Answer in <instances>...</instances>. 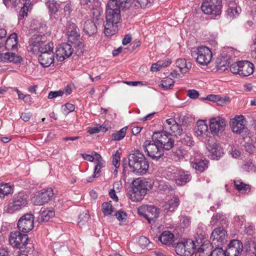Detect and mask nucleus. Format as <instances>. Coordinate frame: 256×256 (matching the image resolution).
Returning a JSON list of instances; mask_svg holds the SVG:
<instances>
[{
  "label": "nucleus",
  "instance_id": "obj_62",
  "mask_svg": "<svg viewBox=\"0 0 256 256\" xmlns=\"http://www.w3.org/2000/svg\"><path fill=\"white\" fill-rule=\"evenodd\" d=\"M243 168L246 171H252L255 170V165L250 160L245 162L243 166Z\"/></svg>",
  "mask_w": 256,
  "mask_h": 256
},
{
  "label": "nucleus",
  "instance_id": "obj_60",
  "mask_svg": "<svg viewBox=\"0 0 256 256\" xmlns=\"http://www.w3.org/2000/svg\"><path fill=\"white\" fill-rule=\"evenodd\" d=\"M244 150L250 154H253L256 150L255 146L251 143L246 142L244 146Z\"/></svg>",
  "mask_w": 256,
  "mask_h": 256
},
{
  "label": "nucleus",
  "instance_id": "obj_23",
  "mask_svg": "<svg viewBox=\"0 0 256 256\" xmlns=\"http://www.w3.org/2000/svg\"><path fill=\"white\" fill-rule=\"evenodd\" d=\"M38 62L44 68H48L54 64V52H45L43 54H40L38 58Z\"/></svg>",
  "mask_w": 256,
  "mask_h": 256
},
{
  "label": "nucleus",
  "instance_id": "obj_43",
  "mask_svg": "<svg viewBox=\"0 0 256 256\" xmlns=\"http://www.w3.org/2000/svg\"><path fill=\"white\" fill-rule=\"evenodd\" d=\"M46 5L48 6L49 12L50 14H56L60 8V4L54 0L48 1L46 2Z\"/></svg>",
  "mask_w": 256,
  "mask_h": 256
},
{
  "label": "nucleus",
  "instance_id": "obj_10",
  "mask_svg": "<svg viewBox=\"0 0 256 256\" xmlns=\"http://www.w3.org/2000/svg\"><path fill=\"white\" fill-rule=\"evenodd\" d=\"M222 0H205L202 4V10L206 14L220 15L221 13Z\"/></svg>",
  "mask_w": 256,
  "mask_h": 256
},
{
  "label": "nucleus",
  "instance_id": "obj_1",
  "mask_svg": "<svg viewBox=\"0 0 256 256\" xmlns=\"http://www.w3.org/2000/svg\"><path fill=\"white\" fill-rule=\"evenodd\" d=\"M132 172L137 175L146 174L149 168V163L144 155L139 150H132L128 156V160L123 159L124 170L127 164Z\"/></svg>",
  "mask_w": 256,
  "mask_h": 256
},
{
  "label": "nucleus",
  "instance_id": "obj_59",
  "mask_svg": "<svg viewBox=\"0 0 256 256\" xmlns=\"http://www.w3.org/2000/svg\"><path fill=\"white\" fill-rule=\"evenodd\" d=\"M122 9L129 8L132 0H117Z\"/></svg>",
  "mask_w": 256,
  "mask_h": 256
},
{
  "label": "nucleus",
  "instance_id": "obj_36",
  "mask_svg": "<svg viewBox=\"0 0 256 256\" xmlns=\"http://www.w3.org/2000/svg\"><path fill=\"white\" fill-rule=\"evenodd\" d=\"M208 130V126L206 123V120H198L196 122V126L195 128V132L198 136L205 134Z\"/></svg>",
  "mask_w": 256,
  "mask_h": 256
},
{
  "label": "nucleus",
  "instance_id": "obj_41",
  "mask_svg": "<svg viewBox=\"0 0 256 256\" xmlns=\"http://www.w3.org/2000/svg\"><path fill=\"white\" fill-rule=\"evenodd\" d=\"M126 127L121 128L118 131H114L112 134V140L118 141L122 140L126 136Z\"/></svg>",
  "mask_w": 256,
  "mask_h": 256
},
{
  "label": "nucleus",
  "instance_id": "obj_17",
  "mask_svg": "<svg viewBox=\"0 0 256 256\" xmlns=\"http://www.w3.org/2000/svg\"><path fill=\"white\" fill-rule=\"evenodd\" d=\"M242 244L238 240L230 241L225 250L226 256H238L243 250Z\"/></svg>",
  "mask_w": 256,
  "mask_h": 256
},
{
  "label": "nucleus",
  "instance_id": "obj_58",
  "mask_svg": "<svg viewBox=\"0 0 256 256\" xmlns=\"http://www.w3.org/2000/svg\"><path fill=\"white\" fill-rule=\"evenodd\" d=\"M64 94V91L59 90L57 91H50L48 94V99H52L58 96H62Z\"/></svg>",
  "mask_w": 256,
  "mask_h": 256
},
{
  "label": "nucleus",
  "instance_id": "obj_9",
  "mask_svg": "<svg viewBox=\"0 0 256 256\" xmlns=\"http://www.w3.org/2000/svg\"><path fill=\"white\" fill-rule=\"evenodd\" d=\"M192 56L194 58L198 63L202 66L208 65L212 58L210 50L205 46H199L196 50L192 52Z\"/></svg>",
  "mask_w": 256,
  "mask_h": 256
},
{
  "label": "nucleus",
  "instance_id": "obj_25",
  "mask_svg": "<svg viewBox=\"0 0 256 256\" xmlns=\"http://www.w3.org/2000/svg\"><path fill=\"white\" fill-rule=\"evenodd\" d=\"M219 70H228V68H230V71L234 74H240V61L238 62H234L230 64V62H226V64L224 62H220V64L218 66Z\"/></svg>",
  "mask_w": 256,
  "mask_h": 256
},
{
  "label": "nucleus",
  "instance_id": "obj_3",
  "mask_svg": "<svg viewBox=\"0 0 256 256\" xmlns=\"http://www.w3.org/2000/svg\"><path fill=\"white\" fill-rule=\"evenodd\" d=\"M46 36L40 34H34L29 40V46H28V50L34 54L40 52L43 54L45 52H54V44L52 42L46 44Z\"/></svg>",
  "mask_w": 256,
  "mask_h": 256
},
{
  "label": "nucleus",
  "instance_id": "obj_6",
  "mask_svg": "<svg viewBox=\"0 0 256 256\" xmlns=\"http://www.w3.org/2000/svg\"><path fill=\"white\" fill-rule=\"evenodd\" d=\"M106 22L104 24V33L106 36L114 34L118 30V24L121 19L120 12H106Z\"/></svg>",
  "mask_w": 256,
  "mask_h": 256
},
{
  "label": "nucleus",
  "instance_id": "obj_18",
  "mask_svg": "<svg viewBox=\"0 0 256 256\" xmlns=\"http://www.w3.org/2000/svg\"><path fill=\"white\" fill-rule=\"evenodd\" d=\"M206 148L210 154V158L214 160H218L224 154L222 147L214 141L208 140L206 144Z\"/></svg>",
  "mask_w": 256,
  "mask_h": 256
},
{
  "label": "nucleus",
  "instance_id": "obj_44",
  "mask_svg": "<svg viewBox=\"0 0 256 256\" xmlns=\"http://www.w3.org/2000/svg\"><path fill=\"white\" fill-rule=\"evenodd\" d=\"M114 210V208H113L110 202H105L102 204V210L105 216H109L112 214Z\"/></svg>",
  "mask_w": 256,
  "mask_h": 256
},
{
  "label": "nucleus",
  "instance_id": "obj_47",
  "mask_svg": "<svg viewBox=\"0 0 256 256\" xmlns=\"http://www.w3.org/2000/svg\"><path fill=\"white\" fill-rule=\"evenodd\" d=\"M224 221V216L221 214L216 213L214 214L212 218L210 223L212 225L215 226L218 223L220 224H222Z\"/></svg>",
  "mask_w": 256,
  "mask_h": 256
},
{
  "label": "nucleus",
  "instance_id": "obj_31",
  "mask_svg": "<svg viewBox=\"0 0 256 256\" xmlns=\"http://www.w3.org/2000/svg\"><path fill=\"white\" fill-rule=\"evenodd\" d=\"M98 22L88 20L84 24L83 32L88 36H91L96 32Z\"/></svg>",
  "mask_w": 256,
  "mask_h": 256
},
{
  "label": "nucleus",
  "instance_id": "obj_40",
  "mask_svg": "<svg viewBox=\"0 0 256 256\" xmlns=\"http://www.w3.org/2000/svg\"><path fill=\"white\" fill-rule=\"evenodd\" d=\"M120 8L117 0H109L106 6V12H116H116H120Z\"/></svg>",
  "mask_w": 256,
  "mask_h": 256
},
{
  "label": "nucleus",
  "instance_id": "obj_42",
  "mask_svg": "<svg viewBox=\"0 0 256 256\" xmlns=\"http://www.w3.org/2000/svg\"><path fill=\"white\" fill-rule=\"evenodd\" d=\"M12 188L9 184H0V197L4 198L11 192Z\"/></svg>",
  "mask_w": 256,
  "mask_h": 256
},
{
  "label": "nucleus",
  "instance_id": "obj_11",
  "mask_svg": "<svg viewBox=\"0 0 256 256\" xmlns=\"http://www.w3.org/2000/svg\"><path fill=\"white\" fill-rule=\"evenodd\" d=\"M168 172L171 174V178L174 180L178 186H184L192 178V176L188 172H186L181 169L176 168L173 169L169 168Z\"/></svg>",
  "mask_w": 256,
  "mask_h": 256
},
{
  "label": "nucleus",
  "instance_id": "obj_63",
  "mask_svg": "<svg viewBox=\"0 0 256 256\" xmlns=\"http://www.w3.org/2000/svg\"><path fill=\"white\" fill-rule=\"evenodd\" d=\"M138 215L144 217L148 220V215L146 214V206H142L138 208Z\"/></svg>",
  "mask_w": 256,
  "mask_h": 256
},
{
  "label": "nucleus",
  "instance_id": "obj_14",
  "mask_svg": "<svg viewBox=\"0 0 256 256\" xmlns=\"http://www.w3.org/2000/svg\"><path fill=\"white\" fill-rule=\"evenodd\" d=\"M54 196L53 190L51 188L42 190L38 192L34 197L33 202L34 205L41 206L48 203Z\"/></svg>",
  "mask_w": 256,
  "mask_h": 256
},
{
  "label": "nucleus",
  "instance_id": "obj_30",
  "mask_svg": "<svg viewBox=\"0 0 256 256\" xmlns=\"http://www.w3.org/2000/svg\"><path fill=\"white\" fill-rule=\"evenodd\" d=\"M146 210V214L148 215V221L150 224H154L155 223L156 220L159 216L156 208L153 206H145Z\"/></svg>",
  "mask_w": 256,
  "mask_h": 256
},
{
  "label": "nucleus",
  "instance_id": "obj_2",
  "mask_svg": "<svg viewBox=\"0 0 256 256\" xmlns=\"http://www.w3.org/2000/svg\"><path fill=\"white\" fill-rule=\"evenodd\" d=\"M154 182L150 178H138L132 182V193L130 199L133 202H139L142 200L147 192L153 186Z\"/></svg>",
  "mask_w": 256,
  "mask_h": 256
},
{
  "label": "nucleus",
  "instance_id": "obj_56",
  "mask_svg": "<svg viewBox=\"0 0 256 256\" xmlns=\"http://www.w3.org/2000/svg\"><path fill=\"white\" fill-rule=\"evenodd\" d=\"M63 112L64 114H68L70 112L74 110L75 106L70 103H66L63 106Z\"/></svg>",
  "mask_w": 256,
  "mask_h": 256
},
{
  "label": "nucleus",
  "instance_id": "obj_50",
  "mask_svg": "<svg viewBox=\"0 0 256 256\" xmlns=\"http://www.w3.org/2000/svg\"><path fill=\"white\" fill-rule=\"evenodd\" d=\"M102 12V8L100 6H96L92 7V13L94 21L97 22L100 20Z\"/></svg>",
  "mask_w": 256,
  "mask_h": 256
},
{
  "label": "nucleus",
  "instance_id": "obj_37",
  "mask_svg": "<svg viewBox=\"0 0 256 256\" xmlns=\"http://www.w3.org/2000/svg\"><path fill=\"white\" fill-rule=\"evenodd\" d=\"M234 184L236 189L244 194H248L251 190V186L244 184L240 180H234Z\"/></svg>",
  "mask_w": 256,
  "mask_h": 256
},
{
  "label": "nucleus",
  "instance_id": "obj_54",
  "mask_svg": "<svg viewBox=\"0 0 256 256\" xmlns=\"http://www.w3.org/2000/svg\"><path fill=\"white\" fill-rule=\"evenodd\" d=\"M154 0H136V6H139L141 8L150 6Z\"/></svg>",
  "mask_w": 256,
  "mask_h": 256
},
{
  "label": "nucleus",
  "instance_id": "obj_39",
  "mask_svg": "<svg viewBox=\"0 0 256 256\" xmlns=\"http://www.w3.org/2000/svg\"><path fill=\"white\" fill-rule=\"evenodd\" d=\"M171 64V60L170 59L164 60H160L156 63L153 64L151 66V70L152 72L158 71L162 68H166Z\"/></svg>",
  "mask_w": 256,
  "mask_h": 256
},
{
  "label": "nucleus",
  "instance_id": "obj_22",
  "mask_svg": "<svg viewBox=\"0 0 256 256\" xmlns=\"http://www.w3.org/2000/svg\"><path fill=\"white\" fill-rule=\"evenodd\" d=\"M240 74L242 76H248L252 74L254 70V65L247 60L240 61Z\"/></svg>",
  "mask_w": 256,
  "mask_h": 256
},
{
  "label": "nucleus",
  "instance_id": "obj_45",
  "mask_svg": "<svg viewBox=\"0 0 256 256\" xmlns=\"http://www.w3.org/2000/svg\"><path fill=\"white\" fill-rule=\"evenodd\" d=\"M174 81L172 78H167L165 80H162L161 84L159 85L163 90H166L169 89H172L174 86Z\"/></svg>",
  "mask_w": 256,
  "mask_h": 256
},
{
  "label": "nucleus",
  "instance_id": "obj_5",
  "mask_svg": "<svg viewBox=\"0 0 256 256\" xmlns=\"http://www.w3.org/2000/svg\"><path fill=\"white\" fill-rule=\"evenodd\" d=\"M152 138L153 142L160 144L163 151L164 150H168L172 149L174 144V136L166 131L154 132Z\"/></svg>",
  "mask_w": 256,
  "mask_h": 256
},
{
  "label": "nucleus",
  "instance_id": "obj_35",
  "mask_svg": "<svg viewBox=\"0 0 256 256\" xmlns=\"http://www.w3.org/2000/svg\"><path fill=\"white\" fill-rule=\"evenodd\" d=\"M174 235L170 231H164L158 237L159 240L166 245H170L174 241Z\"/></svg>",
  "mask_w": 256,
  "mask_h": 256
},
{
  "label": "nucleus",
  "instance_id": "obj_15",
  "mask_svg": "<svg viewBox=\"0 0 256 256\" xmlns=\"http://www.w3.org/2000/svg\"><path fill=\"white\" fill-rule=\"evenodd\" d=\"M73 48L70 44L62 43L58 46L56 50V58L59 62H62L69 58L73 53Z\"/></svg>",
  "mask_w": 256,
  "mask_h": 256
},
{
  "label": "nucleus",
  "instance_id": "obj_57",
  "mask_svg": "<svg viewBox=\"0 0 256 256\" xmlns=\"http://www.w3.org/2000/svg\"><path fill=\"white\" fill-rule=\"evenodd\" d=\"M149 243L148 239L144 236H140L138 241V244L142 248L148 246Z\"/></svg>",
  "mask_w": 256,
  "mask_h": 256
},
{
  "label": "nucleus",
  "instance_id": "obj_8",
  "mask_svg": "<svg viewBox=\"0 0 256 256\" xmlns=\"http://www.w3.org/2000/svg\"><path fill=\"white\" fill-rule=\"evenodd\" d=\"M144 150L148 156L153 160H158L164 154V152L159 144L153 140H146L142 146Z\"/></svg>",
  "mask_w": 256,
  "mask_h": 256
},
{
  "label": "nucleus",
  "instance_id": "obj_55",
  "mask_svg": "<svg viewBox=\"0 0 256 256\" xmlns=\"http://www.w3.org/2000/svg\"><path fill=\"white\" fill-rule=\"evenodd\" d=\"M210 256H226L225 250L221 248H216L211 251Z\"/></svg>",
  "mask_w": 256,
  "mask_h": 256
},
{
  "label": "nucleus",
  "instance_id": "obj_27",
  "mask_svg": "<svg viewBox=\"0 0 256 256\" xmlns=\"http://www.w3.org/2000/svg\"><path fill=\"white\" fill-rule=\"evenodd\" d=\"M54 216V212L52 210L42 208L38 217L39 222H47Z\"/></svg>",
  "mask_w": 256,
  "mask_h": 256
},
{
  "label": "nucleus",
  "instance_id": "obj_61",
  "mask_svg": "<svg viewBox=\"0 0 256 256\" xmlns=\"http://www.w3.org/2000/svg\"><path fill=\"white\" fill-rule=\"evenodd\" d=\"M115 216L119 221L125 222L127 214L125 212L122 210H118L116 213Z\"/></svg>",
  "mask_w": 256,
  "mask_h": 256
},
{
  "label": "nucleus",
  "instance_id": "obj_28",
  "mask_svg": "<svg viewBox=\"0 0 256 256\" xmlns=\"http://www.w3.org/2000/svg\"><path fill=\"white\" fill-rule=\"evenodd\" d=\"M6 48L8 50H14L18 47V36L15 32L12 34L5 40Z\"/></svg>",
  "mask_w": 256,
  "mask_h": 256
},
{
  "label": "nucleus",
  "instance_id": "obj_12",
  "mask_svg": "<svg viewBox=\"0 0 256 256\" xmlns=\"http://www.w3.org/2000/svg\"><path fill=\"white\" fill-rule=\"evenodd\" d=\"M34 216L28 213L22 216L18 220V228L23 232H28L34 228Z\"/></svg>",
  "mask_w": 256,
  "mask_h": 256
},
{
  "label": "nucleus",
  "instance_id": "obj_21",
  "mask_svg": "<svg viewBox=\"0 0 256 256\" xmlns=\"http://www.w3.org/2000/svg\"><path fill=\"white\" fill-rule=\"evenodd\" d=\"M22 61V58L14 52H6L0 53V62L19 64Z\"/></svg>",
  "mask_w": 256,
  "mask_h": 256
},
{
  "label": "nucleus",
  "instance_id": "obj_46",
  "mask_svg": "<svg viewBox=\"0 0 256 256\" xmlns=\"http://www.w3.org/2000/svg\"><path fill=\"white\" fill-rule=\"evenodd\" d=\"M185 246L184 242H178L175 246L174 250L180 256H186Z\"/></svg>",
  "mask_w": 256,
  "mask_h": 256
},
{
  "label": "nucleus",
  "instance_id": "obj_29",
  "mask_svg": "<svg viewBox=\"0 0 256 256\" xmlns=\"http://www.w3.org/2000/svg\"><path fill=\"white\" fill-rule=\"evenodd\" d=\"M195 240L198 244L206 243L205 240L208 238V234H206V227L198 225L196 230Z\"/></svg>",
  "mask_w": 256,
  "mask_h": 256
},
{
  "label": "nucleus",
  "instance_id": "obj_33",
  "mask_svg": "<svg viewBox=\"0 0 256 256\" xmlns=\"http://www.w3.org/2000/svg\"><path fill=\"white\" fill-rule=\"evenodd\" d=\"M240 12V8L238 6L236 2H232L229 3L226 13L230 18H236L239 15Z\"/></svg>",
  "mask_w": 256,
  "mask_h": 256
},
{
  "label": "nucleus",
  "instance_id": "obj_48",
  "mask_svg": "<svg viewBox=\"0 0 256 256\" xmlns=\"http://www.w3.org/2000/svg\"><path fill=\"white\" fill-rule=\"evenodd\" d=\"M95 163L96 165L94 166L93 177H98L100 176V169L105 166V162L102 160Z\"/></svg>",
  "mask_w": 256,
  "mask_h": 256
},
{
  "label": "nucleus",
  "instance_id": "obj_52",
  "mask_svg": "<svg viewBox=\"0 0 256 256\" xmlns=\"http://www.w3.org/2000/svg\"><path fill=\"white\" fill-rule=\"evenodd\" d=\"M168 130L174 133L175 135L180 136L182 133V129L181 128V126L179 125L176 122L170 126Z\"/></svg>",
  "mask_w": 256,
  "mask_h": 256
},
{
  "label": "nucleus",
  "instance_id": "obj_53",
  "mask_svg": "<svg viewBox=\"0 0 256 256\" xmlns=\"http://www.w3.org/2000/svg\"><path fill=\"white\" fill-rule=\"evenodd\" d=\"M79 30L76 24L72 21H69L66 24V34H70L73 32H76Z\"/></svg>",
  "mask_w": 256,
  "mask_h": 256
},
{
  "label": "nucleus",
  "instance_id": "obj_51",
  "mask_svg": "<svg viewBox=\"0 0 256 256\" xmlns=\"http://www.w3.org/2000/svg\"><path fill=\"white\" fill-rule=\"evenodd\" d=\"M180 141L184 144L188 146H192L194 144V141L193 140L192 136L188 134H184L182 138H180Z\"/></svg>",
  "mask_w": 256,
  "mask_h": 256
},
{
  "label": "nucleus",
  "instance_id": "obj_24",
  "mask_svg": "<svg viewBox=\"0 0 256 256\" xmlns=\"http://www.w3.org/2000/svg\"><path fill=\"white\" fill-rule=\"evenodd\" d=\"M180 200L178 196L174 195L172 198L166 202L164 205V209L165 212H174L180 206Z\"/></svg>",
  "mask_w": 256,
  "mask_h": 256
},
{
  "label": "nucleus",
  "instance_id": "obj_16",
  "mask_svg": "<svg viewBox=\"0 0 256 256\" xmlns=\"http://www.w3.org/2000/svg\"><path fill=\"white\" fill-rule=\"evenodd\" d=\"M226 232L224 228H215L212 232L210 240L212 241V243L214 244H218V246H222L226 242Z\"/></svg>",
  "mask_w": 256,
  "mask_h": 256
},
{
  "label": "nucleus",
  "instance_id": "obj_49",
  "mask_svg": "<svg viewBox=\"0 0 256 256\" xmlns=\"http://www.w3.org/2000/svg\"><path fill=\"white\" fill-rule=\"evenodd\" d=\"M90 218V216L88 210H84L79 215L78 219V224L80 225H84L88 222Z\"/></svg>",
  "mask_w": 256,
  "mask_h": 256
},
{
  "label": "nucleus",
  "instance_id": "obj_4",
  "mask_svg": "<svg viewBox=\"0 0 256 256\" xmlns=\"http://www.w3.org/2000/svg\"><path fill=\"white\" fill-rule=\"evenodd\" d=\"M10 244L14 248L28 252L32 248V244L30 242L28 234H22L19 231L12 232L9 236Z\"/></svg>",
  "mask_w": 256,
  "mask_h": 256
},
{
  "label": "nucleus",
  "instance_id": "obj_32",
  "mask_svg": "<svg viewBox=\"0 0 256 256\" xmlns=\"http://www.w3.org/2000/svg\"><path fill=\"white\" fill-rule=\"evenodd\" d=\"M208 161L206 160H199L198 159H194V162H192V166L194 168L196 172H204L208 167Z\"/></svg>",
  "mask_w": 256,
  "mask_h": 256
},
{
  "label": "nucleus",
  "instance_id": "obj_64",
  "mask_svg": "<svg viewBox=\"0 0 256 256\" xmlns=\"http://www.w3.org/2000/svg\"><path fill=\"white\" fill-rule=\"evenodd\" d=\"M187 95L191 98L196 99L199 96V93L195 90H190L188 91Z\"/></svg>",
  "mask_w": 256,
  "mask_h": 256
},
{
  "label": "nucleus",
  "instance_id": "obj_20",
  "mask_svg": "<svg viewBox=\"0 0 256 256\" xmlns=\"http://www.w3.org/2000/svg\"><path fill=\"white\" fill-rule=\"evenodd\" d=\"M230 125L234 132L238 134H241L244 128V116L242 115L235 116L234 118L230 120Z\"/></svg>",
  "mask_w": 256,
  "mask_h": 256
},
{
  "label": "nucleus",
  "instance_id": "obj_38",
  "mask_svg": "<svg viewBox=\"0 0 256 256\" xmlns=\"http://www.w3.org/2000/svg\"><path fill=\"white\" fill-rule=\"evenodd\" d=\"M176 66H178L182 73H186L188 70L191 68V63L186 62L184 58H180L177 60L176 62Z\"/></svg>",
  "mask_w": 256,
  "mask_h": 256
},
{
  "label": "nucleus",
  "instance_id": "obj_34",
  "mask_svg": "<svg viewBox=\"0 0 256 256\" xmlns=\"http://www.w3.org/2000/svg\"><path fill=\"white\" fill-rule=\"evenodd\" d=\"M184 244L186 246V256H191L192 254H194L196 250V247L198 246L200 244H198L196 242V240H193L190 239L186 240L184 241Z\"/></svg>",
  "mask_w": 256,
  "mask_h": 256
},
{
  "label": "nucleus",
  "instance_id": "obj_19",
  "mask_svg": "<svg viewBox=\"0 0 256 256\" xmlns=\"http://www.w3.org/2000/svg\"><path fill=\"white\" fill-rule=\"evenodd\" d=\"M209 125L212 133H218L224 130L226 122L225 119L217 116L210 120Z\"/></svg>",
  "mask_w": 256,
  "mask_h": 256
},
{
  "label": "nucleus",
  "instance_id": "obj_7",
  "mask_svg": "<svg viewBox=\"0 0 256 256\" xmlns=\"http://www.w3.org/2000/svg\"><path fill=\"white\" fill-rule=\"evenodd\" d=\"M28 204V196L20 192L14 194L8 204L6 210L8 212L12 214L26 207Z\"/></svg>",
  "mask_w": 256,
  "mask_h": 256
},
{
  "label": "nucleus",
  "instance_id": "obj_26",
  "mask_svg": "<svg viewBox=\"0 0 256 256\" xmlns=\"http://www.w3.org/2000/svg\"><path fill=\"white\" fill-rule=\"evenodd\" d=\"M195 252V256H210L212 245L209 242L200 244Z\"/></svg>",
  "mask_w": 256,
  "mask_h": 256
},
{
  "label": "nucleus",
  "instance_id": "obj_13",
  "mask_svg": "<svg viewBox=\"0 0 256 256\" xmlns=\"http://www.w3.org/2000/svg\"><path fill=\"white\" fill-rule=\"evenodd\" d=\"M68 42L73 44L76 48V53L78 56L83 54L84 51V44L80 33V30L70 34H66Z\"/></svg>",
  "mask_w": 256,
  "mask_h": 256
}]
</instances>
